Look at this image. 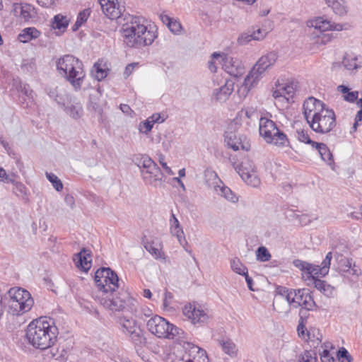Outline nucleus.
Segmentation results:
<instances>
[{"label": "nucleus", "mask_w": 362, "mask_h": 362, "mask_svg": "<svg viewBox=\"0 0 362 362\" xmlns=\"http://www.w3.org/2000/svg\"><path fill=\"white\" fill-rule=\"evenodd\" d=\"M58 333V328L52 319L41 317L30 322L26 337L33 347L45 350L55 344Z\"/></svg>", "instance_id": "1"}, {"label": "nucleus", "mask_w": 362, "mask_h": 362, "mask_svg": "<svg viewBox=\"0 0 362 362\" xmlns=\"http://www.w3.org/2000/svg\"><path fill=\"white\" fill-rule=\"evenodd\" d=\"M145 19L140 16H130L122 25L121 33L124 43L131 48H141L151 45L157 35L148 29Z\"/></svg>", "instance_id": "2"}, {"label": "nucleus", "mask_w": 362, "mask_h": 362, "mask_svg": "<svg viewBox=\"0 0 362 362\" xmlns=\"http://www.w3.org/2000/svg\"><path fill=\"white\" fill-rule=\"evenodd\" d=\"M57 69L76 90L81 88L86 74L83 64L78 58L71 54H66L57 60Z\"/></svg>", "instance_id": "3"}, {"label": "nucleus", "mask_w": 362, "mask_h": 362, "mask_svg": "<svg viewBox=\"0 0 362 362\" xmlns=\"http://www.w3.org/2000/svg\"><path fill=\"white\" fill-rule=\"evenodd\" d=\"M146 327L152 334L158 338L175 341H180L184 338L185 332L182 329L159 315H154L150 318L146 323Z\"/></svg>", "instance_id": "4"}, {"label": "nucleus", "mask_w": 362, "mask_h": 362, "mask_svg": "<svg viewBox=\"0 0 362 362\" xmlns=\"http://www.w3.org/2000/svg\"><path fill=\"white\" fill-rule=\"evenodd\" d=\"M6 299L8 312L13 315H20L28 312L34 303L30 293L20 287L10 288L7 292Z\"/></svg>", "instance_id": "5"}, {"label": "nucleus", "mask_w": 362, "mask_h": 362, "mask_svg": "<svg viewBox=\"0 0 362 362\" xmlns=\"http://www.w3.org/2000/svg\"><path fill=\"white\" fill-rule=\"evenodd\" d=\"M96 298L100 305L112 312L122 311L134 301L129 293L123 289L111 292L105 291L104 294L98 295Z\"/></svg>", "instance_id": "6"}, {"label": "nucleus", "mask_w": 362, "mask_h": 362, "mask_svg": "<svg viewBox=\"0 0 362 362\" xmlns=\"http://www.w3.org/2000/svg\"><path fill=\"white\" fill-rule=\"evenodd\" d=\"M277 59V54L271 52L262 56L245 77L243 86L250 90L255 87L267 69L273 66Z\"/></svg>", "instance_id": "7"}, {"label": "nucleus", "mask_w": 362, "mask_h": 362, "mask_svg": "<svg viewBox=\"0 0 362 362\" xmlns=\"http://www.w3.org/2000/svg\"><path fill=\"white\" fill-rule=\"evenodd\" d=\"M136 165L140 168L143 180L146 185L160 187L165 180L163 173L154 160H136Z\"/></svg>", "instance_id": "8"}, {"label": "nucleus", "mask_w": 362, "mask_h": 362, "mask_svg": "<svg viewBox=\"0 0 362 362\" xmlns=\"http://www.w3.org/2000/svg\"><path fill=\"white\" fill-rule=\"evenodd\" d=\"M95 282L98 288V295L106 292L116 291L119 289V277L117 274L109 267H101L95 273Z\"/></svg>", "instance_id": "9"}, {"label": "nucleus", "mask_w": 362, "mask_h": 362, "mask_svg": "<svg viewBox=\"0 0 362 362\" xmlns=\"http://www.w3.org/2000/svg\"><path fill=\"white\" fill-rule=\"evenodd\" d=\"M259 134L267 143L276 146H285L288 143L286 135L278 129L271 119L262 117L259 119Z\"/></svg>", "instance_id": "10"}, {"label": "nucleus", "mask_w": 362, "mask_h": 362, "mask_svg": "<svg viewBox=\"0 0 362 362\" xmlns=\"http://www.w3.org/2000/svg\"><path fill=\"white\" fill-rule=\"evenodd\" d=\"M307 122L314 132L327 134L336 126L335 114L332 110L326 107Z\"/></svg>", "instance_id": "11"}, {"label": "nucleus", "mask_w": 362, "mask_h": 362, "mask_svg": "<svg viewBox=\"0 0 362 362\" xmlns=\"http://www.w3.org/2000/svg\"><path fill=\"white\" fill-rule=\"evenodd\" d=\"M238 122L233 121L227 127L224 134V141L227 146L236 151L240 149L247 151L250 144L247 137L238 133Z\"/></svg>", "instance_id": "12"}, {"label": "nucleus", "mask_w": 362, "mask_h": 362, "mask_svg": "<svg viewBox=\"0 0 362 362\" xmlns=\"http://www.w3.org/2000/svg\"><path fill=\"white\" fill-rule=\"evenodd\" d=\"M232 165L248 185L253 187L259 186L261 181L257 175L256 167L252 160H235Z\"/></svg>", "instance_id": "13"}, {"label": "nucleus", "mask_w": 362, "mask_h": 362, "mask_svg": "<svg viewBox=\"0 0 362 362\" xmlns=\"http://www.w3.org/2000/svg\"><path fill=\"white\" fill-rule=\"evenodd\" d=\"M122 332L127 335L136 346H143L146 343L143 330L133 318L120 317L117 320Z\"/></svg>", "instance_id": "14"}, {"label": "nucleus", "mask_w": 362, "mask_h": 362, "mask_svg": "<svg viewBox=\"0 0 362 362\" xmlns=\"http://www.w3.org/2000/svg\"><path fill=\"white\" fill-rule=\"evenodd\" d=\"M182 347L183 350L170 354L168 362H193V356L195 354L204 356L205 354L204 349L190 342L184 341Z\"/></svg>", "instance_id": "15"}, {"label": "nucleus", "mask_w": 362, "mask_h": 362, "mask_svg": "<svg viewBox=\"0 0 362 362\" xmlns=\"http://www.w3.org/2000/svg\"><path fill=\"white\" fill-rule=\"evenodd\" d=\"M296 293L294 308L302 307L300 310H305L307 313L308 310H313L317 307L308 289H298L296 291Z\"/></svg>", "instance_id": "16"}, {"label": "nucleus", "mask_w": 362, "mask_h": 362, "mask_svg": "<svg viewBox=\"0 0 362 362\" xmlns=\"http://www.w3.org/2000/svg\"><path fill=\"white\" fill-rule=\"evenodd\" d=\"M325 108V105L322 101L313 97L308 98L303 103V114L306 121L309 122L314 115H317Z\"/></svg>", "instance_id": "17"}, {"label": "nucleus", "mask_w": 362, "mask_h": 362, "mask_svg": "<svg viewBox=\"0 0 362 362\" xmlns=\"http://www.w3.org/2000/svg\"><path fill=\"white\" fill-rule=\"evenodd\" d=\"M223 68L230 76L238 77L244 72V66L242 62L237 59L229 56H225L222 59Z\"/></svg>", "instance_id": "18"}, {"label": "nucleus", "mask_w": 362, "mask_h": 362, "mask_svg": "<svg viewBox=\"0 0 362 362\" xmlns=\"http://www.w3.org/2000/svg\"><path fill=\"white\" fill-rule=\"evenodd\" d=\"M120 0H107V3L102 4L103 13L111 20L119 18L124 11V6L120 4Z\"/></svg>", "instance_id": "19"}, {"label": "nucleus", "mask_w": 362, "mask_h": 362, "mask_svg": "<svg viewBox=\"0 0 362 362\" xmlns=\"http://www.w3.org/2000/svg\"><path fill=\"white\" fill-rule=\"evenodd\" d=\"M295 93V88L293 84L288 83H279L276 84V88L273 90L272 95L276 100L286 101L288 103Z\"/></svg>", "instance_id": "20"}, {"label": "nucleus", "mask_w": 362, "mask_h": 362, "mask_svg": "<svg viewBox=\"0 0 362 362\" xmlns=\"http://www.w3.org/2000/svg\"><path fill=\"white\" fill-rule=\"evenodd\" d=\"M183 314L194 325L204 323L208 319L207 314L203 310L197 308L195 305L190 303L184 307Z\"/></svg>", "instance_id": "21"}, {"label": "nucleus", "mask_w": 362, "mask_h": 362, "mask_svg": "<svg viewBox=\"0 0 362 362\" xmlns=\"http://www.w3.org/2000/svg\"><path fill=\"white\" fill-rule=\"evenodd\" d=\"M220 87L214 90V97L217 101L224 102L231 95L234 90V81L231 79L221 81Z\"/></svg>", "instance_id": "22"}, {"label": "nucleus", "mask_w": 362, "mask_h": 362, "mask_svg": "<svg viewBox=\"0 0 362 362\" xmlns=\"http://www.w3.org/2000/svg\"><path fill=\"white\" fill-rule=\"evenodd\" d=\"M170 223V233L172 235L175 236L181 246L188 252L186 248V245H187V242L185 238V235L181 226L178 219L176 218L175 215L172 213L171 217L169 220Z\"/></svg>", "instance_id": "23"}, {"label": "nucleus", "mask_w": 362, "mask_h": 362, "mask_svg": "<svg viewBox=\"0 0 362 362\" xmlns=\"http://www.w3.org/2000/svg\"><path fill=\"white\" fill-rule=\"evenodd\" d=\"M310 26L325 32L326 30H337L340 31L344 29V25L335 23L325 19L323 17H317L310 22Z\"/></svg>", "instance_id": "24"}, {"label": "nucleus", "mask_w": 362, "mask_h": 362, "mask_svg": "<svg viewBox=\"0 0 362 362\" xmlns=\"http://www.w3.org/2000/svg\"><path fill=\"white\" fill-rule=\"evenodd\" d=\"M14 11L17 15L20 13L21 18L25 22L33 21L37 16L35 8L30 4H15Z\"/></svg>", "instance_id": "25"}, {"label": "nucleus", "mask_w": 362, "mask_h": 362, "mask_svg": "<svg viewBox=\"0 0 362 362\" xmlns=\"http://www.w3.org/2000/svg\"><path fill=\"white\" fill-rule=\"evenodd\" d=\"M64 111L67 115L74 119H78L83 115V111L82 105L76 99L69 98L63 104Z\"/></svg>", "instance_id": "26"}, {"label": "nucleus", "mask_w": 362, "mask_h": 362, "mask_svg": "<svg viewBox=\"0 0 362 362\" xmlns=\"http://www.w3.org/2000/svg\"><path fill=\"white\" fill-rule=\"evenodd\" d=\"M74 261L77 267L81 268L85 272H88L91 267V257L89 250L83 248L76 254L74 257Z\"/></svg>", "instance_id": "27"}, {"label": "nucleus", "mask_w": 362, "mask_h": 362, "mask_svg": "<svg viewBox=\"0 0 362 362\" xmlns=\"http://www.w3.org/2000/svg\"><path fill=\"white\" fill-rule=\"evenodd\" d=\"M218 344L222 351L230 358H235L238 354V349L233 341L229 338H223L218 340Z\"/></svg>", "instance_id": "28"}, {"label": "nucleus", "mask_w": 362, "mask_h": 362, "mask_svg": "<svg viewBox=\"0 0 362 362\" xmlns=\"http://www.w3.org/2000/svg\"><path fill=\"white\" fill-rule=\"evenodd\" d=\"M300 319L297 327L298 334L303 339L314 341L310 336V332L307 329L305 325L306 318V312L305 310H300L299 312Z\"/></svg>", "instance_id": "29"}, {"label": "nucleus", "mask_w": 362, "mask_h": 362, "mask_svg": "<svg viewBox=\"0 0 362 362\" xmlns=\"http://www.w3.org/2000/svg\"><path fill=\"white\" fill-rule=\"evenodd\" d=\"M41 33L34 27L24 28L18 35V39L20 42L26 43L33 39H37L40 37Z\"/></svg>", "instance_id": "30"}, {"label": "nucleus", "mask_w": 362, "mask_h": 362, "mask_svg": "<svg viewBox=\"0 0 362 362\" xmlns=\"http://www.w3.org/2000/svg\"><path fill=\"white\" fill-rule=\"evenodd\" d=\"M206 182L209 187L213 188L215 191H218V187L223 185V182L218 177L216 173L212 170L206 169L204 173Z\"/></svg>", "instance_id": "31"}, {"label": "nucleus", "mask_w": 362, "mask_h": 362, "mask_svg": "<svg viewBox=\"0 0 362 362\" xmlns=\"http://www.w3.org/2000/svg\"><path fill=\"white\" fill-rule=\"evenodd\" d=\"M314 286L322 293L327 297H332L334 293V287L328 284L325 281L321 279H315Z\"/></svg>", "instance_id": "32"}, {"label": "nucleus", "mask_w": 362, "mask_h": 362, "mask_svg": "<svg viewBox=\"0 0 362 362\" xmlns=\"http://www.w3.org/2000/svg\"><path fill=\"white\" fill-rule=\"evenodd\" d=\"M337 90L343 94L344 99L349 103H354L358 97V91H350L346 86L340 85L337 87Z\"/></svg>", "instance_id": "33"}, {"label": "nucleus", "mask_w": 362, "mask_h": 362, "mask_svg": "<svg viewBox=\"0 0 362 362\" xmlns=\"http://www.w3.org/2000/svg\"><path fill=\"white\" fill-rule=\"evenodd\" d=\"M13 184V192L21 199H27V188L21 182H18L13 177V182H10Z\"/></svg>", "instance_id": "34"}, {"label": "nucleus", "mask_w": 362, "mask_h": 362, "mask_svg": "<svg viewBox=\"0 0 362 362\" xmlns=\"http://www.w3.org/2000/svg\"><path fill=\"white\" fill-rule=\"evenodd\" d=\"M68 25L69 20L66 18V16L62 14L56 15L52 21V28L54 29H58L59 30H64L67 28Z\"/></svg>", "instance_id": "35"}, {"label": "nucleus", "mask_w": 362, "mask_h": 362, "mask_svg": "<svg viewBox=\"0 0 362 362\" xmlns=\"http://www.w3.org/2000/svg\"><path fill=\"white\" fill-rule=\"evenodd\" d=\"M216 192L231 202L235 203L238 200V197L230 190V189L224 186L223 184L221 185L220 187H218V191Z\"/></svg>", "instance_id": "36"}, {"label": "nucleus", "mask_w": 362, "mask_h": 362, "mask_svg": "<svg viewBox=\"0 0 362 362\" xmlns=\"http://www.w3.org/2000/svg\"><path fill=\"white\" fill-rule=\"evenodd\" d=\"M296 291L294 289H288L285 287H281L279 289V295L284 298L288 302L289 305H294L295 297H296Z\"/></svg>", "instance_id": "37"}, {"label": "nucleus", "mask_w": 362, "mask_h": 362, "mask_svg": "<svg viewBox=\"0 0 362 362\" xmlns=\"http://www.w3.org/2000/svg\"><path fill=\"white\" fill-rule=\"evenodd\" d=\"M334 256L336 259H339V269L342 272H349L351 269V259L343 257L337 252H336Z\"/></svg>", "instance_id": "38"}, {"label": "nucleus", "mask_w": 362, "mask_h": 362, "mask_svg": "<svg viewBox=\"0 0 362 362\" xmlns=\"http://www.w3.org/2000/svg\"><path fill=\"white\" fill-rule=\"evenodd\" d=\"M357 57L353 54H346L343 58L342 64L348 70L358 68Z\"/></svg>", "instance_id": "39"}, {"label": "nucleus", "mask_w": 362, "mask_h": 362, "mask_svg": "<svg viewBox=\"0 0 362 362\" xmlns=\"http://www.w3.org/2000/svg\"><path fill=\"white\" fill-rule=\"evenodd\" d=\"M230 267L234 272L240 275L246 274V273L247 272V267L245 265H243L240 260L237 257L231 259Z\"/></svg>", "instance_id": "40"}, {"label": "nucleus", "mask_w": 362, "mask_h": 362, "mask_svg": "<svg viewBox=\"0 0 362 362\" xmlns=\"http://www.w3.org/2000/svg\"><path fill=\"white\" fill-rule=\"evenodd\" d=\"M46 177L52 184L53 187L57 191L61 192L63 189L62 181L52 173H45Z\"/></svg>", "instance_id": "41"}, {"label": "nucleus", "mask_w": 362, "mask_h": 362, "mask_svg": "<svg viewBox=\"0 0 362 362\" xmlns=\"http://www.w3.org/2000/svg\"><path fill=\"white\" fill-rule=\"evenodd\" d=\"M144 247L149 253H151L156 259L163 258V252L155 245L153 242L147 243L144 245Z\"/></svg>", "instance_id": "42"}, {"label": "nucleus", "mask_w": 362, "mask_h": 362, "mask_svg": "<svg viewBox=\"0 0 362 362\" xmlns=\"http://www.w3.org/2000/svg\"><path fill=\"white\" fill-rule=\"evenodd\" d=\"M321 156V158H332V154L326 144L322 143H313Z\"/></svg>", "instance_id": "43"}, {"label": "nucleus", "mask_w": 362, "mask_h": 362, "mask_svg": "<svg viewBox=\"0 0 362 362\" xmlns=\"http://www.w3.org/2000/svg\"><path fill=\"white\" fill-rule=\"evenodd\" d=\"M89 15H90L89 9H84L83 11H81L78 13L76 21L73 26V30H76L77 29H78V28L81 27V25L87 21Z\"/></svg>", "instance_id": "44"}, {"label": "nucleus", "mask_w": 362, "mask_h": 362, "mask_svg": "<svg viewBox=\"0 0 362 362\" xmlns=\"http://www.w3.org/2000/svg\"><path fill=\"white\" fill-rule=\"evenodd\" d=\"M329 7H331L333 11L339 16H343L346 13V8L344 4L338 0H334Z\"/></svg>", "instance_id": "45"}, {"label": "nucleus", "mask_w": 362, "mask_h": 362, "mask_svg": "<svg viewBox=\"0 0 362 362\" xmlns=\"http://www.w3.org/2000/svg\"><path fill=\"white\" fill-rule=\"evenodd\" d=\"M356 104H357L358 107H360V110L358 111V112L356 115L355 122L351 128V133L356 132L358 126L362 124V98H360L357 101Z\"/></svg>", "instance_id": "46"}, {"label": "nucleus", "mask_w": 362, "mask_h": 362, "mask_svg": "<svg viewBox=\"0 0 362 362\" xmlns=\"http://www.w3.org/2000/svg\"><path fill=\"white\" fill-rule=\"evenodd\" d=\"M328 348H332L330 343L325 344V348L320 353V358L322 362H334V358L330 354Z\"/></svg>", "instance_id": "47"}, {"label": "nucleus", "mask_w": 362, "mask_h": 362, "mask_svg": "<svg viewBox=\"0 0 362 362\" xmlns=\"http://www.w3.org/2000/svg\"><path fill=\"white\" fill-rule=\"evenodd\" d=\"M92 74L94 78L98 81L103 80L107 76V71L100 67V64L95 63L93 66Z\"/></svg>", "instance_id": "48"}, {"label": "nucleus", "mask_w": 362, "mask_h": 362, "mask_svg": "<svg viewBox=\"0 0 362 362\" xmlns=\"http://www.w3.org/2000/svg\"><path fill=\"white\" fill-rule=\"evenodd\" d=\"M337 357L339 362H351L352 357L344 347H341L337 353Z\"/></svg>", "instance_id": "49"}, {"label": "nucleus", "mask_w": 362, "mask_h": 362, "mask_svg": "<svg viewBox=\"0 0 362 362\" xmlns=\"http://www.w3.org/2000/svg\"><path fill=\"white\" fill-rule=\"evenodd\" d=\"M257 258L261 262H267L269 261L271 258V255L269 252L268 250L264 247H259L257 250Z\"/></svg>", "instance_id": "50"}, {"label": "nucleus", "mask_w": 362, "mask_h": 362, "mask_svg": "<svg viewBox=\"0 0 362 362\" xmlns=\"http://www.w3.org/2000/svg\"><path fill=\"white\" fill-rule=\"evenodd\" d=\"M311 267H312V268H310L309 269L308 274L311 275V276L313 279V281H315V279H317L318 276H325V275L327 274H324L322 272V267L321 266L314 265V264H311Z\"/></svg>", "instance_id": "51"}, {"label": "nucleus", "mask_w": 362, "mask_h": 362, "mask_svg": "<svg viewBox=\"0 0 362 362\" xmlns=\"http://www.w3.org/2000/svg\"><path fill=\"white\" fill-rule=\"evenodd\" d=\"M296 136L301 142L313 144L315 143L310 139L307 131H305L304 129H297Z\"/></svg>", "instance_id": "52"}, {"label": "nucleus", "mask_w": 362, "mask_h": 362, "mask_svg": "<svg viewBox=\"0 0 362 362\" xmlns=\"http://www.w3.org/2000/svg\"><path fill=\"white\" fill-rule=\"evenodd\" d=\"M333 35L331 34V33H323V32H322V33L320 34V35H319L317 37V39L316 40V43L320 45H325L326 44H327L328 42H329L332 38H333Z\"/></svg>", "instance_id": "53"}, {"label": "nucleus", "mask_w": 362, "mask_h": 362, "mask_svg": "<svg viewBox=\"0 0 362 362\" xmlns=\"http://www.w3.org/2000/svg\"><path fill=\"white\" fill-rule=\"evenodd\" d=\"M332 257V252H329L327 254L325 258L323 259L321 264V267H322V272L324 274H328Z\"/></svg>", "instance_id": "54"}, {"label": "nucleus", "mask_w": 362, "mask_h": 362, "mask_svg": "<svg viewBox=\"0 0 362 362\" xmlns=\"http://www.w3.org/2000/svg\"><path fill=\"white\" fill-rule=\"evenodd\" d=\"M151 123L153 125L155 123H163L167 119L165 114L155 113L147 118Z\"/></svg>", "instance_id": "55"}, {"label": "nucleus", "mask_w": 362, "mask_h": 362, "mask_svg": "<svg viewBox=\"0 0 362 362\" xmlns=\"http://www.w3.org/2000/svg\"><path fill=\"white\" fill-rule=\"evenodd\" d=\"M315 353L313 351H305L302 355L301 361L299 362H317Z\"/></svg>", "instance_id": "56"}, {"label": "nucleus", "mask_w": 362, "mask_h": 362, "mask_svg": "<svg viewBox=\"0 0 362 362\" xmlns=\"http://www.w3.org/2000/svg\"><path fill=\"white\" fill-rule=\"evenodd\" d=\"M173 298V293L168 291L167 290H165V296H164V299H163V304L164 310H169L172 308L171 303H172Z\"/></svg>", "instance_id": "57"}, {"label": "nucleus", "mask_w": 362, "mask_h": 362, "mask_svg": "<svg viewBox=\"0 0 362 362\" xmlns=\"http://www.w3.org/2000/svg\"><path fill=\"white\" fill-rule=\"evenodd\" d=\"M13 175L7 174L6 171L0 166V182L10 183V182H13Z\"/></svg>", "instance_id": "58"}, {"label": "nucleus", "mask_w": 362, "mask_h": 362, "mask_svg": "<svg viewBox=\"0 0 362 362\" xmlns=\"http://www.w3.org/2000/svg\"><path fill=\"white\" fill-rule=\"evenodd\" d=\"M153 126V125L147 119L144 122H142L139 124V129L140 132L147 134L149 132L151 131Z\"/></svg>", "instance_id": "59"}, {"label": "nucleus", "mask_w": 362, "mask_h": 362, "mask_svg": "<svg viewBox=\"0 0 362 362\" xmlns=\"http://www.w3.org/2000/svg\"><path fill=\"white\" fill-rule=\"evenodd\" d=\"M267 33L268 32L266 30L258 28L252 32L253 40H262L267 36Z\"/></svg>", "instance_id": "60"}, {"label": "nucleus", "mask_w": 362, "mask_h": 362, "mask_svg": "<svg viewBox=\"0 0 362 362\" xmlns=\"http://www.w3.org/2000/svg\"><path fill=\"white\" fill-rule=\"evenodd\" d=\"M251 40H253V36L250 32L242 33L238 39V42L240 45H245Z\"/></svg>", "instance_id": "61"}, {"label": "nucleus", "mask_w": 362, "mask_h": 362, "mask_svg": "<svg viewBox=\"0 0 362 362\" xmlns=\"http://www.w3.org/2000/svg\"><path fill=\"white\" fill-rule=\"evenodd\" d=\"M294 264L296 267H297L300 269H301L303 271H305L308 273L309 269L310 268H312L311 264L304 262V261L299 260V259L294 261Z\"/></svg>", "instance_id": "62"}, {"label": "nucleus", "mask_w": 362, "mask_h": 362, "mask_svg": "<svg viewBox=\"0 0 362 362\" xmlns=\"http://www.w3.org/2000/svg\"><path fill=\"white\" fill-rule=\"evenodd\" d=\"M168 27L170 30L175 34L178 33L182 28L181 24L174 19L171 21Z\"/></svg>", "instance_id": "63"}, {"label": "nucleus", "mask_w": 362, "mask_h": 362, "mask_svg": "<svg viewBox=\"0 0 362 362\" xmlns=\"http://www.w3.org/2000/svg\"><path fill=\"white\" fill-rule=\"evenodd\" d=\"M138 65V63H132L127 65L124 71V77L127 78L133 72L134 68Z\"/></svg>", "instance_id": "64"}]
</instances>
